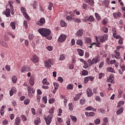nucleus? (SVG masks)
Listing matches in <instances>:
<instances>
[{
	"mask_svg": "<svg viewBox=\"0 0 125 125\" xmlns=\"http://www.w3.org/2000/svg\"><path fill=\"white\" fill-rule=\"evenodd\" d=\"M107 23H108V20L106 18L104 19L102 21V24H103V25H106Z\"/></svg>",
	"mask_w": 125,
	"mask_h": 125,
	"instance_id": "49",
	"label": "nucleus"
},
{
	"mask_svg": "<svg viewBox=\"0 0 125 125\" xmlns=\"http://www.w3.org/2000/svg\"><path fill=\"white\" fill-rule=\"evenodd\" d=\"M23 15L24 16V17H25V18H26L27 20H31V19L30 18V17L29 16V15H28V14H27V13H23Z\"/></svg>",
	"mask_w": 125,
	"mask_h": 125,
	"instance_id": "33",
	"label": "nucleus"
},
{
	"mask_svg": "<svg viewBox=\"0 0 125 125\" xmlns=\"http://www.w3.org/2000/svg\"><path fill=\"white\" fill-rule=\"evenodd\" d=\"M89 81V77H88V76L84 78V82L85 83H87Z\"/></svg>",
	"mask_w": 125,
	"mask_h": 125,
	"instance_id": "54",
	"label": "nucleus"
},
{
	"mask_svg": "<svg viewBox=\"0 0 125 125\" xmlns=\"http://www.w3.org/2000/svg\"><path fill=\"white\" fill-rule=\"evenodd\" d=\"M31 71V68L27 65L22 66L21 69V73H24V72H29Z\"/></svg>",
	"mask_w": 125,
	"mask_h": 125,
	"instance_id": "8",
	"label": "nucleus"
},
{
	"mask_svg": "<svg viewBox=\"0 0 125 125\" xmlns=\"http://www.w3.org/2000/svg\"><path fill=\"white\" fill-rule=\"evenodd\" d=\"M29 41H32L34 39V35L33 34H29L28 36Z\"/></svg>",
	"mask_w": 125,
	"mask_h": 125,
	"instance_id": "58",
	"label": "nucleus"
},
{
	"mask_svg": "<svg viewBox=\"0 0 125 125\" xmlns=\"http://www.w3.org/2000/svg\"><path fill=\"white\" fill-rule=\"evenodd\" d=\"M73 104L72 103H69L68 104V107H69V109L70 111H73L74 108L73 107V106H72Z\"/></svg>",
	"mask_w": 125,
	"mask_h": 125,
	"instance_id": "52",
	"label": "nucleus"
},
{
	"mask_svg": "<svg viewBox=\"0 0 125 125\" xmlns=\"http://www.w3.org/2000/svg\"><path fill=\"white\" fill-rule=\"evenodd\" d=\"M48 101H49V104H53V103L55 102V100L53 98L49 99Z\"/></svg>",
	"mask_w": 125,
	"mask_h": 125,
	"instance_id": "44",
	"label": "nucleus"
},
{
	"mask_svg": "<svg viewBox=\"0 0 125 125\" xmlns=\"http://www.w3.org/2000/svg\"><path fill=\"white\" fill-rule=\"evenodd\" d=\"M23 25L24 26L25 29H28V22L26 21L23 22Z\"/></svg>",
	"mask_w": 125,
	"mask_h": 125,
	"instance_id": "55",
	"label": "nucleus"
},
{
	"mask_svg": "<svg viewBox=\"0 0 125 125\" xmlns=\"http://www.w3.org/2000/svg\"><path fill=\"white\" fill-rule=\"evenodd\" d=\"M72 20L73 21H74V22H75L76 23H81V22H82V21L80 19L73 18Z\"/></svg>",
	"mask_w": 125,
	"mask_h": 125,
	"instance_id": "25",
	"label": "nucleus"
},
{
	"mask_svg": "<svg viewBox=\"0 0 125 125\" xmlns=\"http://www.w3.org/2000/svg\"><path fill=\"white\" fill-rule=\"evenodd\" d=\"M21 10L22 13H25L26 12V8H25L24 7H21Z\"/></svg>",
	"mask_w": 125,
	"mask_h": 125,
	"instance_id": "59",
	"label": "nucleus"
},
{
	"mask_svg": "<svg viewBox=\"0 0 125 125\" xmlns=\"http://www.w3.org/2000/svg\"><path fill=\"white\" fill-rule=\"evenodd\" d=\"M21 121V119H20V117H17L15 120V125H20Z\"/></svg>",
	"mask_w": 125,
	"mask_h": 125,
	"instance_id": "20",
	"label": "nucleus"
},
{
	"mask_svg": "<svg viewBox=\"0 0 125 125\" xmlns=\"http://www.w3.org/2000/svg\"><path fill=\"white\" fill-rule=\"evenodd\" d=\"M38 32L42 37H45L47 40H50L52 39L51 35L50 34H51V31L47 28H40L38 29Z\"/></svg>",
	"mask_w": 125,
	"mask_h": 125,
	"instance_id": "1",
	"label": "nucleus"
},
{
	"mask_svg": "<svg viewBox=\"0 0 125 125\" xmlns=\"http://www.w3.org/2000/svg\"><path fill=\"white\" fill-rule=\"evenodd\" d=\"M44 63L46 68H49V69H50L51 68V66L53 65V60L49 59L48 60L45 61Z\"/></svg>",
	"mask_w": 125,
	"mask_h": 125,
	"instance_id": "3",
	"label": "nucleus"
},
{
	"mask_svg": "<svg viewBox=\"0 0 125 125\" xmlns=\"http://www.w3.org/2000/svg\"><path fill=\"white\" fill-rule=\"evenodd\" d=\"M31 60L33 63H38L39 62V57L37 55H34Z\"/></svg>",
	"mask_w": 125,
	"mask_h": 125,
	"instance_id": "9",
	"label": "nucleus"
},
{
	"mask_svg": "<svg viewBox=\"0 0 125 125\" xmlns=\"http://www.w3.org/2000/svg\"><path fill=\"white\" fill-rule=\"evenodd\" d=\"M114 52L115 53V58L116 59H121V57H120V52H119L117 50H115Z\"/></svg>",
	"mask_w": 125,
	"mask_h": 125,
	"instance_id": "18",
	"label": "nucleus"
},
{
	"mask_svg": "<svg viewBox=\"0 0 125 125\" xmlns=\"http://www.w3.org/2000/svg\"><path fill=\"white\" fill-rule=\"evenodd\" d=\"M67 38V36L64 34H61L60 36L59 37L58 40L59 42H63L66 41V39Z\"/></svg>",
	"mask_w": 125,
	"mask_h": 125,
	"instance_id": "5",
	"label": "nucleus"
},
{
	"mask_svg": "<svg viewBox=\"0 0 125 125\" xmlns=\"http://www.w3.org/2000/svg\"><path fill=\"white\" fill-rule=\"evenodd\" d=\"M120 40L118 41V43L119 44H123V43H124V42H123V40H124L121 36H120ZM119 38V39H120Z\"/></svg>",
	"mask_w": 125,
	"mask_h": 125,
	"instance_id": "56",
	"label": "nucleus"
},
{
	"mask_svg": "<svg viewBox=\"0 0 125 125\" xmlns=\"http://www.w3.org/2000/svg\"><path fill=\"white\" fill-rule=\"evenodd\" d=\"M49 114H50L51 116L54 113V109L53 108H51L49 110Z\"/></svg>",
	"mask_w": 125,
	"mask_h": 125,
	"instance_id": "51",
	"label": "nucleus"
},
{
	"mask_svg": "<svg viewBox=\"0 0 125 125\" xmlns=\"http://www.w3.org/2000/svg\"><path fill=\"white\" fill-rule=\"evenodd\" d=\"M77 51L80 56H83L84 51L81 49H77Z\"/></svg>",
	"mask_w": 125,
	"mask_h": 125,
	"instance_id": "17",
	"label": "nucleus"
},
{
	"mask_svg": "<svg viewBox=\"0 0 125 125\" xmlns=\"http://www.w3.org/2000/svg\"><path fill=\"white\" fill-rule=\"evenodd\" d=\"M40 123H41V120L40 119L35 120L34 122V124L37 125H39V124H40Z\"/></svg>",
	"mask_w": 125,
	"mask_h": 125,
	"instance_id": "60",
	"label": "nucleus"
},
{
	"mask_svg": "<svg viewBox=\"0 0 125 125\" xmlns=\"http://www.w3.org/2000/svg\"><path fill=\"white\" fill-rule=\"evenodd\" d=\"M45 23V19L43 18H41L39 21H37L36 22L37 25L38 26H43V24Z\"/></svg>",
	"mask_w": 125,
	"mask_h": 125,
	"instance_id": "6",
	"label": "nucleus"
},
{
	"mask_svg": "<svg viewBox=\"0 0 125 125\" xmlns=\"http://www.w3.org/2000/svg\"><path fill=\"white\" fill-rule=\"evenodd\" d=\"M21 118L23 121H24V122H26V121H27V118H26V116H25V115H21Z\"/></svg>",
	"mask_w": 125,
	"mask_h": 125,
	"instance_id": "50",
	"label": "nucleus"
},
{
	"mask_svg": "<svg viewBox=\"0 0 125 125\" xmlns=\"http://www.w3.org/2000/svg\"><path fill=\"white\" fill-rule=\"evenodd\" d=\"M113 16L114 18L116 19L117 18H118V17H121V16H122V14H121L120 12H118L117 13H113Z\"/></svg>",
	"mask_w": 125,
	"mask_h": 125,
	"instance_id": "14",
	"label": "nucleus"
},
{
	"mask_svg": "<svg viewBox=\"0 0 125 125\" xmlns=\"http://www.w3.org/2000/svg\"><path fill=\"white\" fill-rule=\"evenodd\" d=\"M13 83H17V77L15 76H13L11 77Z\"/></svg>",
	"mask_w": 125,
	"mask_h": 125,
	"instance_id": "22",
	"label": "nucleus"
},
{
	"mask_svg": "<svg viewBox=\"0 0 125 125\" xmlns=\"http://www.w3.org/2000/svg\"><path fill=\"white\" fill-rule=\"evenodd\" d=\"M70 119H71L72 121L74 123H77V117L76 116H74L73 115H70Z\"/></svg>",
	"mask_w": 125,
	"mask_h": 125,
	"instance_id": "30",
	"label": "nucleus"
},
{
	"mask_svg": "<svg viewBox=\"0 0 125 125\" xmlns=\"http://www.w3.org/2000/svg\"><path fill=\"white\" fill-rule=\"evenodd\" d=\"M59 60H60L61 61L65 60V56L63 54H62L60 55V58H59Z\"/></svg>",
	"mask_w": 125,
	"mask_h": 125,
	"instance_id": "39",
	"label": "nucleus"
},
{
	"mask_svg": "<svg viewBox=\"0 0 125 125\" xmlns=\"http://www.w3.org/2000/svg\"><path fill=\"white\" fill-rule=\"evenodd\" d=\"M42 101H43L44 104H46L47 103V97L46 96H43L42 98Z\"/></svg>",
	"mask_w": 125,
	"mask_h": 125,
	"instance_id": "38",
	"label": "nucleus"
},
{
	"mask_svg": "<svg viewBox=\"0 0 125 125\" xmlns=\"http://www.w3.org/2000/svg\"><path fill=\"white\" fill-rule=\"evenodd\" d=\"M95 37L97 42H104L108 40V35L107 34H104L102 36H96Z\"/></svg>",
	"mask_w": 125,
	"mask_h": 125,
	"instance_id": "2",
	"label": "nucleus"
},
{
	"mask_svg": "<svg viewBox=\"0 0 125 125\" xmlns=\"http://www.w3.org/2000/svg\"><path fill=\"white\" fill-rule=\"evenodd\" d=\"M84 18L86 21L89 22H94L95 21L94 18L92 16H90L89 17H85Z\"/></svg>",
	"mask_w": 125,
	"mask_h": 125,
	"instance_id": "11",
	"label": "nucleus"
},
{
	"mask_svg": "<svg viewBox=\"0 0 125 125\" xmlns=\"http://www.w3.org/2000/svg\"><path fill=\"white\" fill-rule=\"evenodd\" d=\"M123 112H124V108H121L118 110L116 113L117 115H121Z\"/></svg>",
	"mask_w": 125,
	"mask_h": 125,
	"instance_id": "31",
	"label": "nucleus"
},
{
	"mask_svg": "<svg viewBox=\"0 0 125 125\" xmlns=\"http://www.w3.org/2000/svg\"><path fill=\"white\" fill-rule=\"evenodd\" d=\"M80 61L81 62H82V63H83V64L85 65V66H87V62L86 61H84L83 59H80Z\"/></svg>",
	"mask_w": 125,
	"mask_h": 125,
	"instance_id": "41",
	"label": "nucleus"
},
{
	"mask_svg": "<svg viewBox=\"0 0 125 125\" xmlns=\"http://www.w3.org/2000/svg\"><path fill=\"white\" fill-rule=\"evenodd\" d=\"M2 124L4 125H8V121L6 120H4L2 121Z\"/></svg>",
	"mask_w": 125,
	"mask_h": 125,
	"instance_id": "63",
	"label": "nucleus"
},
{
	"mask_svg": "<svg viewBox=\"0 0 125 125\" xmlns=\"http://www.w3.org/2000/svg\"><path fill=\"white\" fill-rule=\"evenodd\" d=\"M5 68L8 72H9V71H10V66L6 65H5Z\"/></svg>",
	"mask_w": 125,
	"mask_h": 125,
	"instance_id": "61",
	"label": "nucleus"
},
{
	"mask_svg": "<svg viewBox=\"0 0 125 125\" xmlns=\"http://www.w3.org/2000/svg\"><path fill=\"white\" fill-rule=\"evenodd\" d=\"M86 2L88 3L91 6H92L94 4V0H86Z\"/></svg>",
	"mask_w": 125,
	"mask_h": 125,
	"instance_id": "21",
	"label": "nucleus"
},
{
	"mask_svg": "<svg viewBox=\"0 0 125 125\" xmlns=\"http://www.w3.org/2000/svg\"><path fill=\"white\" fill-rule=\"evenodd\" d=\"M101 121L100 119L97 118L96 120H94V124L95 125H99L100 124Z\"/></svg>",
	"mask_w": 125,
	"mask_h": 125,
	"instance_id": "37",
	"label": "nucleus"
},
{
	"mask_svg": "<svg viewBox=\"0 0 125 125\" xmlns=\"http://www.w3.org/2000/svg\"><path fill=\"white\" fill-rule=\"evenodd\" d=\"M125 104V101H121L118 103L117 107L119 108L122 106V105H124Z\"/></svg>",
	"mask_w": 125,
	"mask_h": 125,
	"instance_id": "35",
	"label": "nucleus"
},
{
	"mask_svg": "<svg viewBox=\"0 0 125 125\" xmlns=\"http://www.w3.org/2000/svg\"><path fill=\"white\" fill-rule=\"evenodd\" d=\"M73 88H74V85L72 84H69L66 87V89H67V90H72Z\"/></svg>",
	"mask_w": 125,
	"mask_h": 125,
	"instance_id": "24",
	"label": "nucleus"
},
{
	"mask_svg": "<svg viewBox=\"0 0 125 125\" xmlns=\"http://www.w3.org/2000/svg\"><path fill=\"white\" fill-rule=\"evenodd\" d=\"M95 15L97 20H101V17L98 13H95Z\"/></svg>",
	"mask_w": 125,
	"mask_h": 125,
	"instance_id": "34",
	"label": "nucleus"
},
{
	"mask_svg": "<svg viewBox=\"0 0 125 125\" xmlns=\"http://www.w3.org/2000/svg\"><path fill=\"white\" fill-rule=\"evenodd\" d=\"M76 36L78 37H83V29H80L78 30L76 34Z\"/></svg>",
	"mask_w": 125,
	"mask_h": 125,
	"instance_id": "10",
	"label": "nucleus"
},
{
	"mask_svg": "<svg viewBox=\"0 0 125 125\" xmlns=\"http://www.w3.org/2000/svg\"><path fill=\"white\" fill-rule=\"evenodd\" d=\"M97 62H98V60L96 58H93L92 60V63L93 65H94V64H96V63H97Z\"/></svg>",
	"mask_w": 125,
	"mask_h": 125,
	"instance_id": "42",
	"label": "nucleus"
},
{
	"mask_svg": "<svg viewBox=\"0 0 125 125\" xmlns=\"http://www.w3.org/2000/svg\"><path fill=\"white\" fill-rule=\"evenodd\" d=\"M0 44L1 45H2V46H4V47H6L7 48V47H8V44H7V43L6 42H0Z\"/></svg>",
	"mask_w": 125,
	"mask_h": 125,
	"instance_id": "27",
	"label": "nucleus"
},
{
	"mask_svg": "<svg viewBox=\"0 0 125 125\" xmlns=\"http://www.w3.org/2000/svg\"><path fill=\"white\" fill-rule=\"evenodd\" d=\"M14 93H16V88L15 87H13L11 90Z\"/></svg>",
	"mask_w": 125,
	"mask_h": 125,
	"instance_id": "64",
	"label": "nucleus"
},
{
	"mask_svg": "<svg viewBox=\"0 0 125 125\" xmlns=\"http://www.w3.org/2000/svg\"><path fill=\"white\" fill-rule=\"evenodd\" d=\"M53 6V3L52 2H49V6L48 7L49 10H51L52 9V7Z\"/></svg>",
	"mask_w": 125,
	"mask_h": 125,
	"instance_id": "43",
	"label": "nucleus"
},
{
	"mask_svg": "<svg viewBox=\"0 0 125 125\" xmlns=\"http://www.w3.org/2000/svg\"><path fill=\"white\" fill-rule=\"evenodd\" d=\"M29 83L30 85H32V86H33V85L35 84V78H34L33 77H30L29 80Z\"/></svg>",
	"mask_w": 125,
	"mask_h": 125,
	"instance_id": "15",
	"label": "nucleus"
},
{
	"mask_svg": "<svg viewBox=\"0 0 125 125\" xmlns=\"http://www.w3.org/2000/svg\"><path fill=\"white\" fill-rule=\"evenodd\" d=\"M122 94H123V91L122 90H118V95L117 96V98H121L122 97Z\"/></svg>",
	"mask_w": 125,
	"mask_h": 125,
	"instance_id": "29",
	"label": "nucleus"
},
{
	"mask_svg": "<svg viewBox=\"0 0 125 125\" xmlns=\"http://www.w3.org/2000/svg\"><path fill=\"white\" fill-rule=\"evenodd\" d=\"M86 111H93V112H96V109L91 106H88L85 108Z\"/></svg>",
	"mask_w": 125,
	"mask_h": 125,
	"instance_id": "16",
	"label": "nucleus"
},
{
	"mask_svg": "<svg viewBox=\"0 0 125 125\" xmlns=\"http://www.w3.org/2000/svg\"><path fill=\"white\" fill-rule=\"evenodd\" d=\"M47 49L49 51H51L52 49H53V47H52V46H48L47 47Z\"/></svg>",
	"mask_w": 125,
	"mask_h": 125,
	"instance_id": "62",
	"label": "nucleus"
},
{
	"mask_svg": "<svg viewBox=\"0 0 125 125\" xmlns=\"http://www.w3.org/2000/svg\"><path fill=\"white\" fill-rule=\"evenodd\" d=\"M106 71L107 72H110V73H115V70L113 68H112L111 67H107L106 68Z\"/></svg>",
	"mask_w": 125,
	"mask_h": 125,
	"instance_id": "23",
	"label": "nucleus"
},
{
	"mask_svg": "<svg viewBox=\"0 0 125 125\" xmlns=\"http://www.w3.org/2000/svg\"><path fill=\"white\" fill-rule=\"evenodd\" d=\"M82 73L83 76H87L88 75V72L87 70H83Z\"/></svg>",
	"mask_w": 125,
	"mask_h": 125,
	"instance_id": "45",
	"label": "nucleus"
},
{
	"mask_svg": "<svg viewBox=\"0 0 125 125\" xmlns=\"http://www.w3.org/2000/svg\"><path fill=\"white\" fill-rule=\"evenodd\" d=\"M61 26L62 27H65V26H67V23L64 21H61Z\"/></svg>",
	"mask_w": 125,
	"mask_h": 125,
	"instance_id": "36",
	"label": "nucleus"
},
{
	"mask_svg": "<svg viewBox=\"0 0 125 125\" xmlns=\"http://www.w3.org/2000/svg\"><path fill=\"white\" fill-rule=\"evenodd\" d=\"M52 115H49L45 117L44 120L46 125H49L50 124H51V121H52Z\"/></svg>",
	"mask_w": 125,
	"mask_h": 125,
	"instance_id": "4",
	"label": "nucleus"
},
{
	"mask_svg": "<svg viewBox=\"0 0 125 125\" xmlns=\"http://www.w3.org/2000/svg\"><path fill=\"white\" fill-rule=\"evenodd\" d=\"M16 23H15V22L12 21L10 23V26L12 27L13 30H15L16 29Z\"/></svg>",
	"mask_w": 125,
	"mask_h": 125,
	"instance_id": "19",
	"label": "nucleus"
},
{
	"mask_svg": "<svg viewBox=\"0 0 125 125\" xmlns=\"http://www.w3.org/2000/svg\"><path fill=\"white\" fill-rule=\"evenodd\" d=\"M103 30L104 32V33H108V27H103Z\"/></svg>",
	"mask_w": 125,
	"mask_h": 125,
	"instance_id": "57",
	"label": "nucleus"
},
{
	"mask_svg": "<svg viewBox=\"0 0 125 125\" xmlns=\"http://www.w3.org/2000/svg\"><path fill=\"white\" fill-rule=\"evenodd\" d=\"M112 31L113 37V38H114V39L117 40V39H120V38H121V36L120 35H117V29H116V28H112Z\"/></svg>",
	"mask_w": 125,
	"mask_h": 125,
	"instance_id": "7",
	"label": "nucleus"
},
{
	"mask_svg": "<svg viewBox=\"0 0 125 125\" xmlns=\"http://www.w3.org/2000/svg\"><path fill=\"white\" fill-rule=\"evenodd\" d=\"M87 95L88 97H90L93 95V93L91 91V89L90 88H88L86 90Z\"/></svg>",
	"mask_w": 125,
	"mask_h": 125,
	"instance_id": "12",
	"label": "nucleus"
},
{
	"mask_svg": "<svg viewBox=\"0 0 125 125\" xmlns=\"http://www.w3.org/2000/svg\"><path fill=\"white\" fill-rule=\"evenodd\" d=\"M3 14H4L6 17H10V9H6L5 11L3 12Z\"/></svg>",
	"mask_w": 125,
	"mask_h": 125,
	"instance_id": "13",
	"label": "nucleus"
},
{
	"mask_svg": "<svg viewBox=\"0 0 125 125\" xmlns=\"http://www.w3.org/2000/svg\"><path fill=\"white\" fill-rule=\"evenodd\" d=\"M106 82L108 83H114V80L113 79H111V78H109V77L107 78Z\"/></svg>",
	"mask_w": 125,
	"mask_h": 125,
	"instance_id": "47",
	"label": "nucleus"
},
{
	"mask_svg": "<svg viewBox=\"0 0 125 125\" xmlns=\"http://www.w3.org/2000/svg\"><path fill=\"white\" fill-rule=\"evenodd\" d=\"M54 89H58V87H59V84H58V83L54 82Z\"/></svg>",
	"mask_w": 125,
	"mask_h": 125,
	"instance_id": "40",
	"label": "nucleus"
},
{
	"mask_svg": "<svg viewBox=\"0 0 125 125\" xmlns=\"http://www.w3.org/2000/svg\"><path fill=\"white\" fill-rule=\"evenodd\" d=\"M32 89H33V88L32 87V86H29L28 87L27 90L28 92L29 96H30V95H31L32 94V93L31 92V91H32Z\"/></svg>",
	"mask_w": 125,
	"mask_h": 125,
	"instance_id": "32",
	"label": "nucleus"
},
{
	"mask_svg": "<svg viewBox=\"0 0 125 125\" xmlns=\"http://www.w3.org/2000/svg\"><path fill=\"white\" fill-rule=\"evenodd\" d=\"M104 124H108V119L107 117H104L103 119Z\"/></svg>",
	"mask_w": 125,
	"mask_h": 125,
	"instance_id": "48",
	"label": "nucleus"
},
{
	"mask_svg": "<svg viewBox=\"0 0 125 125\" xmlns=\"http://www.w3.org/2000/svg\"><path fill=\"white\" fill-rule=\"evenodd\" d=\"M85 102V100L84 99H82L80 100V103L81 105H83Z\"/></svg>",
	"mask_w": 125,
	"mask_h": 125,
	"instance_id": "53",
	"label": "nucleus"
},
{
	"mask_svg": "<svg viewBox=\"0 0 125 125\" xmlns=\"http://www.w3.org/2000/svg\"><path fill=\"white\" fill-rule=\"evenodd\" d=\"M76 43L78 44V45H80V46H83V40L81 39L78 40L77 41Z\"/></svg>",
	"mask_w": 125,
	"mask_h": 125,
	"instance_id": "26",
	"label": "nucleus"
},
{
	"mask_svg": "<svg viewBox=\"0 0 125 125\" xmlns=\"http://www.w3.org/2000/svg\"><path fill=\"white\" fill-rule=\"evenodd\" d=\"M85 42L86 43H90L91 42V39L88 38V37H85Z\"/></svg>",
	"mask_w": 125,
	"mask_h": 125,
	"instance_id": "28",
	"label": "nucleus"
},
{
	"mask_svg": "<svg viewBox=\"0 0 125 125\" xmlns=\"http://www.w3.org/2000/svg\"><path fill=\"white\" fill-rule=\"evenodd\" d=\"M30 99H26L24 101V103L25 104V105H28V104H29V103H30Z\"/></svg>",
	"mask_w": 125,
	"mask_h": 125,
	"instance_id": "46",
	"label": "nucleus"
}]
</instances>
